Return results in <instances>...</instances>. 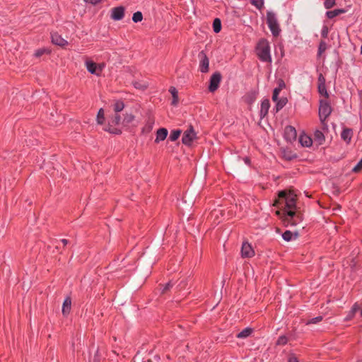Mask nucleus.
Wrapping results in <instances>:
<instances>
[{
    "mask_svg": "<svg viewBox=\"0 0 362 362\" xmlns=\"http://www.w3.org/2000/svg\"><path fill=\"white\" fill-rule=\"evenodd\" d=\"M286 85H285V83L283 80H279V86L277 88H280L281 90H282L284 88H285Z\"/></svg>",
    "mask_w": 362,
    "mask_h": 362,
    "instance_id": "51",
    "label": "nucleus"
},
{
    "mask_svg": "<svg viewBox=\"0 0 362 362\" xmlns=\"http://www.w3.org/2000/svg\"><path fill=\"white\" fill-rule=\"evenodd\" d=\"M187 285V281L186 279L181 280L179 284L177 285V288L179 290L184 289Z\"/></svg>",
    "mask_w": 362,
    "mask_h": 362,
    "instance_id": "47",
    "label": "nucleus"
},
{
    "mask_svg": "<svg viewBox=\"0 0 362 362\" xmlns=\"http://www.w3.org/2000/svg\"><path fill=\"white\" fill-rule=\"evenodd\" d=\"M270 107L269 100L266 99L264 100L261 103L260 117H263L267 115Z\"/></svg>",
    "mask_w": 362,
    "mask_h": 362,
    "instance_id": "21",
    "label": "nucleus"
},
{
    "mask_svg": "<svg viewBox=\"0 0 362 362\" xmlns=\"http://www.w3.org/2000/svg\"><path fill=\"white\" fill-rule=\"evenodd\" d=\"M267 23L268 27L274 37L279 35L281 29L277 21L275 13L268 11L267 13Z\"/></svg>",
    "mask_w": 362,
    "mask_h": 362,
    "instance_id": "5",
    "label": "nucleus"
},
{
    "mask_svg": "<svg viewBox=\"0 0 362 362\" xmlns=\"http://www.w3.org/2000/svg\"><path fill=\"white\" fill-rule=\"evenodd\" d=\"M299 141L303 146L310 147L313 144L312 139L307 135H301L299 138Z\"/></svg>",
    "mask_w": 362,
    "mask_h": 362,
    "instance_id": "26",
    "label": "nucleus"
},
{
    "mask_svg": "<svg viewBox=\"0 0 362 362\" xmlns=\"http://www.w3.org/2000/svg\"><path fill=\"white\" fill-rule=\"evenodd\" d=\"M198 57L199 61V71L202 73H207L209 70V59L204 51H201Z\"/></svg>",
    "mask_w": 362,
    "mask_h": 362,
    "instance_id": "10",
    "label": "nucleus"
},
{
    "mask_svg": "<svg viewBox=\"0 0 362 362\" xmlns=\"http://www.w3.org/2000/svg\"><path fill=\"white\" fill-rule=\"evenodd\" d=\"M124 13L125 8L119 6L112 8L110 17L114 21H120L124 18Z\"/></svg>",
    "mask_w": 362,
    "mask_h": 362,
    "instance_id": "12",
    "label": "nucleus"
},
{
    "mask_svg": "<svg viewBox=\"0 0 362 362\" xmlns=\"http://www.w3.org/2000/svg\"><path fill=\"white\" fill-rule=\"evenodd\" d=\"M102 0H84L85 2L91 4L93 5H96L100 3Z\"/></svg>",
    "mask_w": 362,
    "mask_h": 362,
    "instance_id": "50",
    "label": "nucleus"
},
{
    "mask_svg": "<svg viewBox=\"0 0 362 362\" xmlns=\"http://www.w3.org/2000/svg\"><path fill=\"white\" fill-rule=\"evenodd\" d=\"M71 309V298L66 296L62 304V313L64 317H66L70 313Z\"/></svg>",
    "mask_w": 362,
    "mask_h": 362,
    "instance_id": "15",
    "label": "nucleus"
},
{
    "mask_svg": "<svg viewBox=\"0 0 362 362\" xmlns=\"http://www.w3.org/2000/svg\"><path fill=\"white\" fill-rule=\"evenodd\" d=\"M102 358V356L98 349L94 355L93 362H100Z\"/></svg>",
    "mask_w": 362,
    "mask_h": 362,
    "instance_id": "45",
    "label": "nucleus"
},
{
    "mask_svg": "<svg viewBox=\"0 0 362 362\" xmlns=\"http://www.w3.org/2000/svg\"><path fill=\"white\" fill-rule=\"evenodd\" d=\"M322 320V316H318V317H314V318H312L309 323H313V324H315V323H317L318 322H320L321 320Z\"/></svg>",
    "mask_w": 362,
    "mask_h": 362,
    "instance_id": "49",
    "label": "nucleus"
},
{
    "mask_svg": "<svg viewBox=\"0 0 362 362\" xmlns=\"http://www.w3.org/2000/svg\"><path fill=\"white\" fill-rule=\"evenodd\" d=\"M51 39L52 42L54 45L60 46L62 47H64L68 45V42L64 40L60 35L57 33H51Z\"/></svg>",
    "mask_w": 362,
    "mask_h": 362,
    "instance_id": "14",
    "label": "nucleus"
},
{
    "mask_svg": "<svg viewBox=\"0 0 362 362\" xmlns=\"http://www.w3.org/2000/svg\"><path fill=\"white\" fill-rule=\"evenodd\" d=\"M143 19V14L141 11H136L133 13L132 16V21L134 23H139L141 22Z\"/></svg>",
    "mask_w": 362,
    "mask_h": 362,
    "instance_id": "36",
    "label": "nucleus"
},
{
    "mask_svg": "<svg viewBox=\"0 0 362 362\" xmlns=\"http://www.w3.org/2000/svg\"><path fill=\"white\" fill-rule=\"evenodd\" d=\"M97 123L98 124H103L105 123V112L103 108H100L96 117Z\"/></svg>",
    "mask_w": 362,
    "mask_h": 362,
    "instance_id": "30",
    "label": "nucleus"
},
{
    "mask_svg": "<svg viewBox=\"0 0 362 362\" xmlns=\"http://www.w3.org/2000/svg\"><path fill=\"white\" fill-rule=\"evenodd\" d=\"M362 171V158L356 164V165L352 169V172L358 173Z\"/></svg>",
    "mask_w": 362,
    "mask_h": 362,
    "instance_id": "43",
    "label": "nucleus"
},
{
    "mask_svg": "<svg viewBox=\"0 0 362 362\" xmlns=\"http://www.w3.org/2000/svg\"><path fill=\"white\" fill-rule=\"evenodd\" d=\"M60 242L62 243L64 246H66L69 243V241L67 239H62Z\"/></svg>",
    "mask_w": 362,
    "mask_h": 362,
    "instance_id": "56",
    "label": "nucleus"
},
{
    "mask_svg": "<svg viewBox=\"0 0 362 362\" xmlns=\"http://www.w3.org/2000/svg\"><path fill=\"white\" fill-rule=\"evenodd\" d=\"M332 111V107L328 101L324 100H320L319 117L320 122L326 120L327 118L331 115Z\"/></svg>",
    "mask_w": 362,
    "mask_h": 362,
    "instance_id": "7",
    "label": "nucleus"
},
{
    "mask_svg": "<svg viewBox=\"0 0 362 362\" xmlns=\"http://www.w3.org/2000/svg\"><path fill=\"white\" fill-rule=\"evenodd\" d=\"M169 92L171 93L173 97V100L171 102V105L173 106H176L178 104V91L174 86H170L169 88Z\"/></svg>",
    "mask_w": 362,
    "mask_h": 362,
    "instance_id": "22",
    "label": "nucleus"
},
{
    "mask_svg": "<svg viewBox=\"0 0 362 362\" xmlns=\"http://www.w3.org/2000/svg\"><path fill=\"white\" fill-rule=\"evenodd\" d=\"M250 335L252 334V329L250 327Z\"/></svg>",
    "mask_w": 362,
    "mask_h": 362,
    "instance_id": "59",
    "label": "nucleus"
},
{
    "mask_svg": "<svg viewBox=\"0 0 362 362\" xmlns=\"http://www.w3.org/2000/svg\"><path fill=\"white\" fill-rule=\"evenodd\" d=\"M50 49L45 47H42L37 49L34 54V56L36 57H40L44 54H50Z\"/></svg>",
    "mask_w": 362,
    "mask_h": 362,
    "instance_id": "32",
    "label": "nucleus"
},
{
    "mask_svg": "<svg viewBox=\"0 0 362 362\" xmlns=\"http://www.w3.org/2000/svg\"><path fill=\"white\" fill-rule=\"evenodd\" d=\"M317 90L320 95L325 98H329V94L326 88V84H317Z\"/></svg>",
    "mask_w": 362,
    "mask_h": 362,
    "instance_id": "31",
    "label": "nucleus"
},
{
    "mask_svg": "<svg viewBox=\"0 0 362 362\" xmlns=\"http://www.w3.org/2000/svg\"><path fill=\"white\" fill-rule=\"evenodd\" d=\"M245 163L247 164V165H249V156H245L244 158H243Z\"/></svg>",
    "mask_w": 362,
    "mask_h": 362,
    "instance_id": "58",
    "label": "nucleus"
},
{
    "mask_svg": "<svg viewBox=\"0 0 362 362\" xmlns=\"http://www.w3.org/2000/svg\"><path fill=\"white\" fill-rule=\"evenodd\" d=\"M249 337V327H245L243 331L237 334L238 338H244Z\"/></svg>",
    "mask_w": 362,
    "mask_h": 362,
    "instance_id": "39",
    "label": "nucleus"
},
{
    "mask_svg": "<svg viewBox=\"0 0 362 362\" xmlns=\"http://www.w3.org/2000/svg\"><path fill=\"white\" fill-rule=\"evenodd\" d=\"M135 119V116L132 113L125 112L124 118L122 121L123 127H128Z\"/></svg>",
    "mask_w": 362,
    "mask_h": 362,
    "instance_id": "19",
    "label": "nucleus"
},
{
    "mask_svg": "<svg viewBox=\"0 0 362 362\" xmlns=\"http://www.w3.org/2000/svg\"><path fill=\"white\" fill-rule=\"evenodd\" d=\"M359 309H360L359 305L357 303H355L353 305L351 309L348 313V315L345 317V319H344L345 321H350V320H351L354 318L355 314L359 310Z\"/></svg>",
    "mask_w": 362,
    "mask_h": 362,
    "instance_id": "18",
    "label": "nucleus"
},
{
    "mask_svg": "<svg viewBox=\"0 0 362 362\" xmlns=\"http://www.w3.org/2000/svg\"><path fill=\"white\" fill-rule=\"evenodd\" d=\"M213 30L215 33H218L222 29L221 21L218 18H216L212 23Z\"/></svg>",
    "mask_w": 362,
    "mask_h": 362,
    "instance_id": "28",
    "label": "nucleus"
},
{
    "mask_svg": "<svg viewBox=\"0 0 362 362\" xmlns=\"http://www.w3.org/2000/svg\"><path fill=\"white\" fill-rule=\"evenodd\" d=\"M279 99L280 98H279V95H278L272 94V100H273V101L276 103Z\"/></svg>",
    "mask_w": 362,
    "mask_h": 362,
    "instance_id": "55",
    "label": "nucleus"
},
{
    "mask_svg": "<svg viewBox=\"0 0 362 362\" xmlns=\"http://www.w3.org/2000/svg\"><path fill=\"white\" fill-rule=\"evenodd\" d=\"M168 134V132L166 128H159L156 132V137L154 142L156 144H158L160 141H164L166 139Z\"/></svg>",
    "mask_w": 362,
    "mask_h": 362,
    "instance_id": "16",
    "label": "nucleus"
},
{
    "mask_svg": "<svg viewBox=\"0 0 362 362\" xmlns=\"http://www.w3.org/2000/svg\"><path fill=\"white\" fill-rule=\"evenodd\" d=\"M283 156L286 160H292L297 158V155L291 151H284Z\"/></svg>",
    "mask_w": 362,
    "mask_h": 362,
    "instance_id": "35",
    "label": "nucleus"
},
{
    "mask_svg": "<svg viewBox=\"0 0 362 362\" xmlns=\"http://www.w3.org/2000/svg\"><path fill=\"white\" fill-rule=\"evenodd\" d=\"M314 139L315 141L318 143L319 145H321L323 144V142L325 140L324 134L320 130H316L314 132Z\"/></svg>",
    "mask_w": 362,
    "mask_h": 362,
    "instance_id": "27",
    "label": "nucleus"
},
{
    "mask_svg": "<svg viewBox=\"0 0 362 362\" xmlns=\"http://www.w3.org/2000/svg\"><path fill=\"white\" fill-rule=\"evenodd\" d=\"M132 85L134 86V87L135 88L139 89V90H145L147 88V86L146 85L142 84L139 81H133Z\"/></svg>",
    "mask_w": 362,
    "mask_h": 362,
    "instance_id": "42",
    "label": "nucleus"
},
{
    "mask_svg": "<svg viewBox=\"0 0 362 362\" xmlns=\"http://www.w3.org/2000/svg\"><path fill=\"white\" fill-rule=\"evenodd\" d=\"M197 133L192 124L189 126V128L184 132L182 137V142L183 144L187 146H190L194 139H196Z\"/></svg>",
    "mask_w": 362,
    "mask_h": 362,
    "instance_id": "8",
    "label": "nucleus"
},
{
    "mask_svg": "<svg viewBox=\"0 0 362 362\" xmlns=\"http://www.w3.org/2000/svg\"><path fill=\"white\" fill-rule=\"evenodd\" d=\"M153 121H148L147 124L145 125V127L142 129V132H146L148 133L152 130L153 125Z\"/></svg>",
    "mask_w": 362,
    "mask_h": 362,
    "instance_id": "38",
    "label": "nucleus"
},
{
    "mask_svg": "<svg viewBox=\"0 0 362 362\" xmlns=\"http://www.w3.org/2000/svg\"><path fill=\"white\" fill-rule=\"evenodd\" d=\"M240 255V259L237 261L235 276L238 277V281L243 284L244 281H247V262L244 260L245 258L249 257V242L247 239H245L242 243Z\"/></svg>",
    "mask_w": 362,
    "mask_h": 362,
    "instance_id": "1",
    "label": "nucleus"
},
{
    "mask_svg": "<svg viewBox=\"0 0 362 362\" xmlns=\"http://www.w3.org/2000/svg\"><path fill=\"white\" fill-rule=\"evenodd\" d=\"M326 80L322 73L319 74L317 77V84H325Z\"/></svg>",
    "mask_w": 362,
    "mask_h": 362,
    "instance_id": "46",
    "label": "nucleus"
},
{
    "mask_svg": "<svg viewBox=\"0 0 362 362\" xmlns=\"http://www.w3.org/2000/svg\"><path fill=\"white\" fill-rule=\"evenodd\" d=\"M119 124H122V118L119 114L115 113L109 117L107 124L103 128V130L110 134L115 135H120L122 130L119 128L115 127Z\"/></svg>",
    "mask_w": 362,
    "mask_h": 362,
    "instance_id": "3",
    "label": "nucleus"
},
{
    "mask_svg": "<svg viewBox=\"0 0 362 362\" xmlns=\"http://www.w3.org/2000/svg\"><path fill=\"white\" fill-rule=\"evenodd\" d=\"M297 136L296 129L292 126H286L284 129V138L286 141L292 142Z\"/></svg>",
    "mask_w": 362,
    "mask_h": 362,
    "instance_id": "13",
    "label": "nucleus"
},
{
    "mask_svg": "<svg viewBox=\"0 0 362 362\" xmlns=\"http://www.w3.org/2000/svg\"><path fill=\"white\" fill-rule=\"evenodd\" d=\"M221 78L222 76L219 71H216L211 76L208 86L209 92L214 93L219 88Z\"/></svg>",
    "mask_w": 362,
    "mask_h": 362,
    "instance_id": "9",
    "label": "nucleus"
},
{
    "mask_svg": "<svg viewBox=\"0 0 362 362\" xmlns=\"http://www.w3.org/2000/svg\"><path fill=\"white\" fill-rule=\"evenodd\" d=\"M321 124H322V129L324 131H327L328 130V125L326 122V120H323V122H320Z\"/></svg>",
    "mask_w": 362,
    "mask_h": 362,
    "instance_id": "52",
    "label": "nucleus"
},
{
    "mask_svg": "<svg viewBox=\"0 0 362 362\" xmlns=\"http://www.w3.org/2000/svg\"><path fill=\"white\" fill-rule=\"evenodd\" d=\"M353 136V130L350 128H344L341 133V138L346 143L349 144Z\"/></svg>",
    "mask_w": 362,
    "mask_h": 362,
    "instance_id": "17",
    "label": "nucleus"
},
{
    "mask_svg": "<svg viewBox=\"0 0 362 362\" xmlns=\"http://www.w3.org/2000/svg\"><path fill=\"white\" fill-rule=\"evenodd\" d=\"M298 232H291L290 230H286L283 234H282V238L283 239L285 240V241H287V242H289L292 240H295L298 237Z\"/></svg>",
    "mask_w": 362,
    "mask_h": 362,
    "instance_id": "20",
    "label": "nucleus"
},
{
    "mask_svg": "<svg viewBox=\"0 0 362 362\" xmlns=\"http://www.w3.org/2000/svg\"><path fill=\"white\" fill-rule=\"evenodd\" d=\"M288 99L285 97L281 98L276 103L273 110L278 112L280 111L287 103Z\"/></svg>",
    "mask_w": 362,
    "mask_h": 362,
    "instance_id": "25",
    "label": "nucleus"
},
{
    "mask_svg": "<svg viewBox=\"0 0 362 362\" xmlns=\"http://www.w3.org/2000/svg\"><path fill=\"white\" fill-rule=\"evenodd\" d=\"M86 66L88 71L91 74L99 76L102 71V66L93 60L87 59L86 61Z\"/></svg>",
    "mask_w": 362,
    "mask_h": 362,
    "instance_id": "11",
    "label": "nucleus"
},
{
    "mask_svg": "<svg viewBox=\"0 0 362 362\" xmlns=\"http://www.w3.org/2000/svg\"><path fill=\"white\" fill-rule=\"evenodd\" d=\"M288 362H299L298 358L294 356H291L288 358Z\"/></svg>",
    "mask_w": 362,
    "mask_h": 362,
    "instance_id": "53",
    "label": "nucleus"
},
{
    "mask_svg": "<svg viewBox=\"0 0 362 362\" xmlns=\"http://www.w3.org/2000/svg\"><path fill=\"white\" fill-rule=\"evenodd\" d=\"M303 220L302 214L294 211H288L285 214L283 222L285 226H295Z\"/></svg>",
    "mask_w": 362,
    "mask_h": 362,
    "instance_id": "4",
    "label": "nucleus"
},
{
    "mask_svg": "<svg viewBox=\"0 0 362 362\" xmlns=\"http://www.w3.org/2000/svg\"><path fill=\"white\" fill-rule=\"evenodd\" d=\"M125 105L123 100H117L112 105L113 110L115 113L119 114L124 109Z\"/></svg>",
    "mask_w": 362,
    "mask_h": 362,
    "instance_id": "23",
    "label": "nucleus"
},
{
    "mask_svg": "<svg viewBox=\"0 0 362 362\" xmlns=\"http://www.w3.org/2000/svg\"><path fill=\"white\" fill-rule=\"evenodd\" d=\"M241 102L249 105V94L246 93L241 98Z\"/></svg>",
    "mask_w": 362,
    "mask_h": 362,
    "instance_id": "48",
    "label": "nucleus"
},
{
    "mask_svg": "<svg viewBox=\"0 0 362 362\" xmlns=\"http://www.w3.org/2000/svg\"><path fill=\"white\" fill-rule=\"evenodd\" d=\"M281 90L280 88H279L276 87V88L274 89V90H273V94H274V95H279V93L281 92Z\"/></svg>",
    "mask_w": 362,
    "mask_h": 362,
    "instance_id": "54",
    "label": "nucleus"
},
{
    "mask_svg": "<svg viewBox=\"0 0 362 362\" xmlns=\"http://www.w3.org/2000/svg\"><path fill=\"white\" fill-rule=\"evenodd\" d=\"M327 49V44L325 41H321L318 46V55H321Z\"/></svg>",
    "mask_w": 362,
    "mask_h": 362,
    "instance_id": "41",
    "label": "nucleus"
},
{
    "mask_svg": "<svg viewBox=\"0 0 362 362\" xmlns=\"http://www.w3.org/2000/svg\"><path fill=\"white\" fill-rule=\"evenodd\" d=\"M279 198L283 199L284 204V212L287 214L288 211H293L296 208V199L291 194H288L284 191L279 193Z\"/></svg>",
    "mask_w": 362,
    "mask_h": 362,
    "instance_id": "6",
    "label": "nucleus"
},
{
    "mask_svg": "<svg viewBox=\"0 0 362 362\" xmlns=\"http://www.w3.org/2000/svg\"><path fill=\"white\" fill-rule=\"evenodd\" d=\"M250 257L255 255V251H254V250L252 249V246H251V245H250Z\"/></svg>",
    "mask_w": 362,
    "mask_h": 362,
    "instance_id": "57",
    "label": "nucleus"
},
{
    "mask_svg": "<svg viewBox=\"0 0 362 362\" xmlns=\"http://www.w3.org/2000/svg\"><path fill=\"white\" fill-rule=\"evenodd\" d=\"M345 12H346V10L344 8H337V9H334L332 11H327L326 16L328 18L332 19L340 14L344 13Z\"/></svg>",
    "mask_w": 362,
    "mask_h": 362,
    "instance_id": "24",
    "label": "nucleus"
},
{
    "mask_svg": "<svg viewBox=\"0 0 362 362\" xmlns=\"http://www.w3.org/2000/svg\"><path fill=\"white\" fill-rule=\"evenodd\" d=\"M255 53L258 59L262 62L271 63L270 45L267 40L262 38L255 47Z\"/></svg>",
    "mask_w": 362,
    "mask_h": 362,
    "instance_id": "2",
    "label": "nucleus"
},
{
    "mask_svg": "<svg viewBox=\"0 0 362 362\" xmlns=\"http://www.w3.org/2000/svg\"><path fill=\"white\" fill-rule=\"evenodd\" d=\"M235 13H239V11H235ZM237 16H238V17H240V14H238Z\"/></svg>",
    "mask_w": 362,
    "mask_h": 362,
    "instance_id": "60",
    "label": "nucleus"
},
{
    "mask_svg": "<svg viewBox=\"0 0 362 362\" xmlns=\"http://www.w3.org/2000/svg\"><path fill=\"white\" fill-rule=\"evenodd\" d=\"M250 3L260 11L264 8V0H250Z\"/></svg>",
    "mask_w": 362,
    "mask_h": 362,
    "instance_id": "33",
    "label": "nucleus"
},
{
    "mask_svg": "<svg viewBox=\"0 0 362 362\" xmlns=\"http://www.w3.org/2000/svg\"><path fill=\"white\" fill-rule=\"evenodd\" d=\"M181 134L182 130L180 129L172 130L169 136V140L171 141H177L180 136Z\"/></svg>",
    "mask_w": 362,
    "mask_h": 362,
    "instance_id": "29",
    "label": "nucleus"
},
{
    "mask_svg": "<svg viewBox=\"0 0 362 362\" xmlns=\"http://www.w3.org/2000/svg\"><path fill=\"white\" fill-rule=\"evenodd\" d=\"M361 315L362 316V310H361Z\"/></svg>",
    "mask_w": 362,
    "mask_h": 362,
    "instance_id": "61",
    "label": "nucleus"
},
{
    "mask_svg": "<svg viewBox=\"0 0 362 362\" xmlns=\"http://www.w3.org/2000/svg\"><path fill=\"white\" fill-rule=\"evenodd\" d=\"M159 286L163 287L162 290H161V293L162 294H165L168 291L170 290V288L173 286V284L171 282V281H170L167 284H165V285L160 284Z\"/></svg>",
    "mask_w": 362,
    "mask_h": 362,
    "instance_id": "37",
    "label": "nucleus"
},
{
    "mask_svg": "<svg viewBox=\"0 0 362 362\" xmlns=\"http://www.w3.org/2000/svg\"><path fill=\"white\" fill-rule=\"evenodd\" d=\"M329 33V28L327 25H323L321 30V36L323 38H327Z\"/></svg>",
    "mask_w": 362,
    "mask_h": 362,
    "instance_id": "44",
    "label": "nucleus"
},
{
    "mask_svg": "<svg viewBox=\"0 0 362 362\" xmlns=\"http://www.w3.org/2000/svg\"><path fill=\"white\" fill-rule=\"evenodd\" d=\"M336 4L335 0H325L324 6L326 9H330Z\"/></svg>",
    "mask_w": 362,
    "mask_h": 362,
    "instance_id": "40",
    "label": "nucleus"
},
{
    "mask_svg": "<svg viewBox=\"0 0 362 362\" xmlns=\"http://www.w3.org/2000/svg\"><path fill=\"white\" fill-rule=\"evenodd\" d=\"M288 337L286 335H281L279 337L276 345L277 346H284L288 343Z\"/></svg>",
    "mask_w": 362,
    "mask_h": 362,
    "instance_id": "34",
    "label": "nucleus"
}]
</instances>
